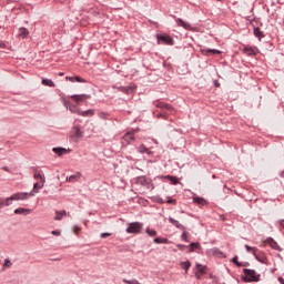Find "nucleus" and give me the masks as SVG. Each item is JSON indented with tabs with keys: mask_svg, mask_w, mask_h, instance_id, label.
I'll list each match as a JSON object with an SVG mask.
<instances>
[{
	"mask_svg": "<svg viewBox=\"0 0 284 284\" xmlns=\"http://www.w3.org/2000/svg\"><path fill=\"white\" fill-rule=\"evenodd\" d=\"M2 170H4V172H10V169H8V166H2Z\"/></svg>",
	"mask_w": 284,
	"mask_h": 284,
	"instance_id": "13d9d810",
	"label": "nucleus"
},
{
	"mask_svg": "<svg viewBox=\"0 0 284 284\" xmlns=\"http://www.w3.org/2000/svg\"><path fill=\"white\" fill-rule=\"evenodd\" d=\"M136 132H139V129H132L131 131L126 132L122 136V145H133V143H136V136H134Z\"/></svg>",
	"mask_w": 284,
	"mask_h": 284,
	"instance_id": "39448f33",
	"label": "nucleus"
},
{
	"mask_svg": "<svg viewBox=\"0 0 284 284\" xmlns=\"http://www.w3.org/2000/svg\"><path fill=\"white\" fill-rule=\"evenodd\" d=\"M153 243H155L156 245H161V244L168 245L170 244V240H168V237H155L153 240Z\"/></svg>",
	"mask_w": 284,
	"mask_h": 284,
	"instance_id": "4be33fe9",
	"label": "nucleus"
},
{
	"mask_svg": "<svg viewBox=\"0 0 284 284\" xmlns=\"http://www.w3.org/2000/svg\"><path fill=\"white\" fill-rule=\"evenodd\" d=\"M141 230H143V223L131 222L128 224L126 234H141Z\"/></svg>",
	"mask_w": 284,
	"mask_h": 284,
	"instance_id": "423d86ee",
	"label": "nucleus"
},
{
	"mask_svg": "<svg viewBox=\"0 0 284 284\" xmlns=\"http://www.w3.org/2000/svg\"><path fill=\"white\" fill-rule=\"evenodd\" d=\"M165 179H168L172 185H179V178L174 175H166Z\"/></svg>",
	"mask_w": 284,
	"mask_h": 284,
	"instance_id": "473e14b6",
	"label": "nucleus"
},
{
	"mask_svg": "<svg viewBox=\"0 0 284 284\" xmlns=\"http://www.w3.org/2000/svg\"><path fill=\"white\" fill-rule=\"evenodd\" d=\"M160 203H165V201L161 200Z\"/></svg>",
	"mask_w": 284,
	"mask_h": 284,
	"instance_id": "680f3d73",
	"label": "nucleus"
},
{
	"mask_svg": "<svg viewBox=\"0 0 284 284\" xmlns=\"http://www.w3.org/2000/svg\"><path fill=\"white\" fill-rule=\"evenodd\" d=\"M243 274L244 275L241 277L243 283H258V281H261V274L252 268H243Z\"/></svg>",
	"mask_w": 284,
	"mask_h": 284,
	"instance_id": "f03ea898",
	"label": "nucleus"
},
{
	"mask_svg": "<svg viewBox=\"0 0 284 284\" xmlns=\"http://www.w3.org/2000/svg\"><path fill=\"white\" fill-rule=\"evenodd\" d=\"M32 212L30 209H24V207H18L14 210V214H24L28 215Z\"/></svg>",
	"mask_w": 284,
	"mask_h": 284,
	"instance_id": "bb28decb",
	"label": "nucleus"
},
{
	"mask_svg": "<svg viewBox=\"0 0 284 284\" xmlns=\"http://www.w3.org/2000/svg\"><path fill=\"white\" fill-rule=\"evenodd\" d=\"M215 88H221V83L217 82V80L214 81Z\"/></svg>",
	"mask_w": 284,
	"mask_h": 284,
	"instance_id": "5fc2aeb1",
	"label": "nucleus"
},
{
	"mask_svg": "<svg viewBox=\"0 0 284 284\" xmlns=\"http://www.w3.org/2000/svg\"><path fill=\"white\" fill-rule=\"evenodd\" d=\"M79 116H94V109H90L87 111H80Z\"/></svg>",
	"mask_w": 284,
	"mask_h": 284,
	"instance_id": "c85d7f7f",
	"label": "nucleus"
},
{
	"mask_svg": "<svg viewBox=\"0 0 284 284\" xmlns=\"http://www.w3.org/2000/svg\"><path fill=\"white\" fill-rule=\"evenodd\" d=\"M51 234L53 236H61V231H52Z\"/></svg>",
	"mask_w": 284,
	"mask_h": 284,
	"instance_id": "603ef678",
	"label": "nucleus"
},
{
	"mask_svg": "<svg viewBox=\"0 0 284 284\" xmlns=\"http://www.w3.org/2000/svg\"><path fill=\"white\" fill-rule=\"evenodd\" d=\"M79 179H81V173H75L73 175L67 176V181L69 183H77V181H79Z\"/></svg>",
	"mask_w": 284,
	"mask_h": 284,
	"instance_id": "393cba45",
	"label": "nucleus"
},
{
	"mask_svg": "<svg viewBox=\"0 0 284 284\" xmlns=\"http://www.w3.org/2000/svg\"><path fill=\"white\" fill-rule=\"evenodd\" d=\"M146 234H148V236L154 237V236H156L158 233H156V230L148 227Z\"/></svg>",
	"mask_w": 284,
	"mask_h": 284,
	"instance_id": "a19ab883",
	"label": "nucleus"
},
{
	"mask_svg": "<svg viewBox=\"0 0 284 284\" xmlns=\"http://www.w3.org/2000/svg\"><path fill=\"white\" fill-rule=\"evenodd\" d=\"M42 85H47V88L55 87L54 82L51 79H45V78L42 79Z\"/></svg>",
	"mask_w": 284,
	"mask_h": 284,
	"instance_id": "7c9ffc66",
	"label": "nucleus"
},
{
	"mask_svg": "<svg viewBox=\"0 0 284 284\" xmlns=\"http://www.w3.org/2000/svg\"><path fill=\"white\" fill-rule=\"evenodd\" d=\"M180 267H182V270H185V272H187L190 267H192V263H190V261L181 262Z\"/></svg>",
	"mask_w": 284,
	"mask_h": 284,
	"instance_id": "f704fd0d",
	"label": "nucleus"
},
{
	"mask_svg": "<svg viewBox=\"0 0 284 284\" xmlns=\"http://www.w3.org/2000/svg\"><path fill=\"white\" fill-rule=\"evenodd\" d=\"M150 23H152L153 26L159 27V22L150 21Z\"/></svg>",
	"mask_w": 284,
	"mask_h": 284,
	"instance_id": "052dcab7",
	"label": "nucleus"
},
{
	"mask_svg": "<svg viewBox=\"0 0 284 284\" xmlns=\"http://www.w3.org/2000/svg\"><path fill=\"white\" fill-rule=\"evenodd\" d=\"M45 182H41V184L39 183V182H36L34 184H33V189H32V191L31 192H33V196H34V194H37V192H39V190H43V184H44Z\"/></svg>",
	"mask_w": 284,
	"mask_h": 284,
	"instance_id": "cd10ccee",
	"label": "nucleus"
},
{
	"mask_svg": "<svg viewBox=\"0 0 284 284\" xmlns=\"http://www.w3.org/2000/svg\"><path fill=\"white\" fill-rule=\"evenodd\" d=\"M153 105L159 109L154 112L156 119H163L164 121H168L170 114H174V106H172V104L156 100L153 102Z\"/></svg>",
	"mask_w": 284,
	"mask_h": 284,
	"instance_id": "f257e3e1",
	"label": "nucleus"
},
{
	"mask_svg": "<svg viewBox=\"0 0 284 284\" xmlns=\"http://www.w3.org/2000/svg\"><path fill=\"white\" fill-rule=\"evenodd\" d=\"M108 236H112V233H101V239H108Z\"/></svg>",
	"mask_w": 284,
	"mask_h": 284,
	"instance_id": "8fccbe9b",
	"label": "nucleus"
},
{
	"mask_svg": "<svg viewBox=\"0 0 284 284\" xmlns=\"http://www.w3.org/2000/svg\"><path fill=\"white\" fill-rule=\"evenodd\" d=\"M211 253L213 254V256H225L219 247H213L211 250Z\"/></svg>",
	"mask_w": 284,
	"mask_h": 284,
	"instance_id": "4c0bfd02",
	"label": "nucleus"
},
{
	"mask_svg": "<svg viewBox=\"0 0 284 284\" xmlns=\"http://www.w3.org/2000/svg\"><path fill=\"white\" fill-rule=\"evenodd\" d=\"M30 196H34V193L33 192L14 193L10 197H7V205H12V201H28Z\"/></svg>",
	"mask_w": 284,
	"mask_h": 284,
	"instance_id": "7ed1b4c3",
	"label": "nucleus"
},
{
	"mask_svg": "<svg viewBox=\"0 0 284 284\" xmlns=\"http://www.w3.org/2000/svg\"><path fill=\"white\" fill-rule=\"evenodd\" d=\"M63 105L67 110H70V112H72V114H79V112H81V110H79V106H77L75 104L71 103L68 100L63 101Z\"/></svg>",
	"mask_w": 284,
	"mask_h": 284,
	"instance_id": "1a4fd4ad",
	"label": "nucleus"
},
{
	"mask_svg": "<svg viewBox=\"0 0 284 284\" xmlns=\"http://www.w3.org/2000/svg\"><path fill=\"white\" fill-rule=\"evenodd\" d=\"M207 272V266H204L202 264H196V272H195V276L196 278H201V276H203V274H206Z\"/></svg>",
	"mask_w": 284,
	"mask_h": 284,
	"instance_id": "ddd939ff",
	"label": "nucleus"
},
{
	"mask_svg": "<svg viewBox=\"0 0 284 284\" xmlns=\"http://www.w3.org/2000/svg\"><path fill=\"white\" fill-rule=\"evenodd\" d=\"M149 181H150V179H148L145 175H141L135 179V183L138 185H142V187H145V185H148Z\"/></svg>",
	"mask_w": 284,
	"mask_h": 284,
	"instance_id": "dca6fc26",
	"label": "nucleus"
},
{
	"mask_svg": "<svg viewBox=\"0 0 284 284\" xmlns=\"http://www.w3.org/2000/svg\"><path fill=\"white\" fill-rule=\"evenodd\" d=\"M80 231H81V227H80V226H75V227H74L75 234H79Z\"/></svg>",
	"mask_w": 284,
	"mask_h": 284,
	"instance_id": "864d4df0",
	"label": "nucleus"
},
{
	"mask_svg": "<svg viewBox=\"0 0 284 284\" xmlns=\"http://www.w3.org/2000/svg\"><path fill=\"white\" fill-rule=\"evenodd\" d=\"M178 250H180V252H185V250H187V245L185 244H176Z\"/></svg>",
	"mask_w": 284,
	"mask_h": 284,
	"instance_id": "c03bdc74",
	"label": "nucleus"
},
{
	"mask_svg": "<svg viewBox=\"0 0 284 284\" xmlns=\"http://www.w3.org/2000/svg\"><path fill=\"white\" fill-rule=\"evenodd\" d=\"M201 52L204 57H209V54H221V50L219 49H202Z\"/></svg>",
	"mask_w": 284,
	"mask_h": 284,
	"instance_id": "a211bd4d",
	"label": "nucleus"
},
{
	"mask_svg": "<svg viewBox=\"0 0 284 284\" xmlns=\"http://www.w3.org/2000/svg\"><path fill=\"white\" fill-rule=\"evenodd\" d=\"M176 23L178 26H180L181 28H184V30H190V28H192V26H190V23L183 21V19L178 18L176 19Z\"/></svg>",
	"mask_w": 284,
	"mask_h": 284,
	"instance_id": "5701e85b",
	"label": "nucleus"
},
{
	"mask_svg": "<svg viewBox=\"0 0 284 284\" xmlns=\"http://www.w3.org/2000/svg\"><path fill=\"white\" fill-rule=\"evenodd\" d=\"M118 90L119 92H123V94H130V92H134V90H136V87H119Z\"/></svg>",
	"mask_w": 284,
	"mask_h": 284,
	"instance_id": "6ab92c4d",
	"label": "nucleus"
},
{
	"mask_svg": "<svg viewBox=\"0 0 284 284\" xmlns=\"http://www.w3.org/2000/svg\"><path fill=\"white\" fill-rule=\"evenodd\" d=\"M155 39L159 45H174V38L168 33H156Z\"/></svg>",
	"mask_w": 284,
	"mask_h": 284,
	"instance_id": "20e7f679",
	"label": "nucleus"
},
{
	"mask_svg": "<svg viewBox=\"0 0 284 284\" xmlns=\"http://www.w3.org/2000/svg\"><path fill=\"white\" fill-rule=\"evenodd\" d=\"M10 204H8V197L2 199L0 197V207H8Z\"/></svg>",
	"mask_w": 284,
	"mask_h": 284,
	"instance_id": "ea45409f",
	"label": "nucleus"
},
{
	"mask_svg": "<svg viewBox=\"0 0 284 284\" xmlns=\"http://www.w3.org/2000/svg\"><path fill=\"white\" fill-rule=\"evenodd\" d=\"M193 203H195V205H207V200H205L204 197H201L199 195L193 196Z\"/></svg>",
	"mask_w": 284,
	"mask_h": 284,
	"instance_id": "f3484780",
	"label": "nucleus"
},
{
	"mask_svg": "<svg viewBox=\"0 0 284 284\" xmlns=\"http://www.w3.org/2000/svg\"><path fill=\"white\" fill-rule=\"evenodd\" d=\"M254 258H256L258 261V263H263V264L267 263V257L260 256V255H257V253H255Z\"/></svg>",
	"mask_w": 284,
	"mask_h": 284,
	"instance_id": "58836bf2",
	"label": "nucleus"
},
{
	"mask_svg": "<svg viewBox=\"0 0 284 284\" xmlns=\"http://www.w3.org/2000/svg\"><path fill=\"white\" fill-rule=\"evenodd\" d=\"M182 235H181V239L182 241H184V243H190V234L187 233V231H182Z\"/></svg>",
	"mask_w": 284,
	"mask_h": 284,
	"instance_id": "e433bc0d",
	"label": "nucleus"
},
{
	"mask_svg": "<svg viewBox=\"0 0 284 284\" xmlns=\"http://www.w3.org/2000/svg\"><path fill=\"white\" fill-rule=\"evenodd\" d=\"M243 52L246 57H256L258 54V48L246 45L244 47Z\"/></svg>",
	"mask_w": 284,
	"mask_h": 284,
	"instance_id": "9d476101",
	"label": "nucleus"
},
{
	"mask_svg": "<svg viewBox=\"0 0 284 284\" xmlns=\"http://www.w3.org/2000/svg\"><path fill=\"white\" fill-rule=\"evenodd\" d=\"M98 116H99V119H102L103 121H108V119H110V113H108L105 111H99Z\"/></svg>",
	"mask_w": 284,
	"mask_h": 284,
	"instance_id": "2f4dec72",
	"label": "nucleus"
},
{
	"mask_svg": "<svg viewBox=\"0 0 284 284\" xmlns=\"http://www.w3.org/2000/svg\"><path fill=\"white\" fill-rule=\"evenodd\" d=\"M246 252H248L250 254H253V256H256V252H258L257 247L254 246H250L247 244L244 245Z\"/></svg>",
	"mask_w": 284,
	"mask_h": 284,
	"instance_id": "c756f323",
	"label": "nucleus"
},
{
	"mask_svg": "<svg viewBox=\"0 0 284 284\" xmlns=\"http://www.w3.org/2000/svg\"><path fill=\"white\" fill-rule=\"evenodd\" d=\"M240 267H250V262H240Z\"/></svg>",
	"mask_w": 284,
	"mask_h": 284,
	"instance_id": "09e8293b",
	"label": "nucleus"
},
{
	"mask_svg": "<svg viewBox=\"0 0 284 284\" xmlns=\"http://www.w3.org/2000/svg\"><path fill=\"white\" fill-rule=\"evenodd\" d=\"M264 243L266 245H270L272 250H275L276 252H283V248L278 245L277 242H275L274 237H267Z\"/></svg>",
	"mask_w": 284,
	"mask_h": 284,
	"instance_id": "6e6552de",
	"label": "nucleus"
},
{
	"mask_svg": "<svg viewBox=\"0 0 284 284\" xmlns=\"http://www.w3.org/2000/svg\"><path fill=\"white\" fill-rule=\"evenodd\" d=\"M65 214H68L65 211H57V215L54 217V221H62L63 220V216H65Z\"/></svg>",
	"mask_w": 284,
	"mask_h": 284,
	"instance_id": "c9c22d12",
	"label": "nucleus"
},
{
	"mask_svg": "<svg viewBox=\"0 0 284 284\" xmlns=\"http://www.w3.org/2000/svg\"><path fill=\"white\" fill-rule=\"evenodd\" d=\"M123 283L125 284H140L138 280H122Z\"/></svg>",
	"mask_w": 284,
	"mask_h": 284,
	"instance_id": "37998d69",
	"label": "nucleus"
},
{
	"mask_svg": "<svg viewBox=\"0 0 284 284\" xmlns=\"http://www.w3.org/2000/svg\"><path fill=\"white\" fill-rule=\"evenodd\" d=\"M278 223H280L281 227L284 229V220H280Z\"/></svg>",
	"mask_w": 284,
	"mask_h": 284,
	"instance_id": "4d7b16f0",
	"label": "nucleus"
},
{
	"mask_svg": "<svg viewBox=\"0 0 284 284\" xmlns=\"http://www.w3.org/2000/svg\"><path fill=\"white\" fill-rule=\"evenodd\" d=\"M67 81H70L71 83H88V80L77 75V77H67Z\"/></svg>",
	"mask_w": 284,
	"mask_h": 284,
	"instance_id": "2eb2a0df",
	"label": "nucleus"
},
{
	"mask_svg": "<svg viewBox=\"0 0 284 284\" xmlns=\"http://www.w3.org/2000/svg\"><path fill=\"white\" fill-rule=\"evenodd\" d=\"M166 203L169 205H176V199L168 197Z\"/></svg>",
	"mask_w": 284,
	"mask_h": 284,
	"instance_id": "49530a36",
	"label": "nucleus"
},
{
	"mask_svg": "<svg viewBox=\"0 0 284 284\" xmlns=\"http://www.w3.org/2000/svg\"><path fill=\"white\" fill-rule=\"evenodd\" d=\"M55 3H70V0H54Z\"/></svg>",
	"mask_w": 284,
	"mask_h": 284,
	"instance_id": "3c124183",
	"label": "nucleus"
},
{
	"mask_svg": "<svg viewBox=\"0 0 284 284\" xmlns=\"http://www.w3.org/2000/svg\"><path fill=\"white\" fill-rule=\"evenodd\" d=\"M34 179H39L41 181V183H45V178L41 174V172L39 170L34 171Z\"/></svg>",
	"mask_w": 284,
	"mask_h": 284,
	"instance_id": "72a5a7b5",
	"label": "nucleus"
},
{
	"mask_svg": "<svg viewBox=\"0 0 284 284\" xmlns=\"http://www.w3.org/2000/svg\"><path fill=\"white\" fill-rule=\"evenodd\" d=\"M72 101H74L75 103H78V105H80V103H83V101H88V99H90V95L88 94H74L71 95Z\"/></svg>",
	"mask_w": 284,
	"mask_h": 284,
	"instance_id": "9b49d317",
	"label": "nucleus"
},
{
	"mask_svg": "<svg viewBox=\"0 0 284 284\" xmlns=\"http://www.w3.org/2000/svg\"><path fill=\"white\" fill-rule=\"evenodd\" d=\"M232 263L234 265H236V267H241V262H239V255H235L233 258H232Z\"/></svg>",
	"mask_w": 284,
	"mask_h": 284,
	"instance_id": "79ce46f5",
	"label": "nucleus"
},
{
	"mask_svg": "<svg viewBox=\"0 0 284 284\" xmlns=\"http://www.w3.org/2000/svg\"><path fill=\"white\" fill-rule=\"evenodd\" d=\"M3 266L4 267H12V262L9 258H6Z\"/></svg>",
	"mask_w": 284,
	"mask_h": 284,
	"instance_id": "de8ad7c7",
	"label": "nucleus"
},
{
	"mask_svg": "<svg viewBox=\"0 0 284 284\" xmlns=\"http://www.w3.org/2000/svg\"><path fill=\"white\" fill-rule=\"evenodd\" d=\"M30 34V31H28V29H26L24 27H21L19 29V37H21V39H28Z\"/></svg>",
	"mask_w": 284,
	"mask_h": 284,
	"instance_id": "a878e982",
	"label": "nucleus"
},
{
	"mask_svg": "<svg viewBox=\"0 0 284 284\" xmlns=\"http://www.w3.org/2000/svg\"><path fill=\"white\" fill-rule=\"evenodd\" d=\"M278 176H281V179H284V171L280 172Z\"/></svg>",
	"mask_w": 284,
	"mask_h": 284,
	"instance_id": "bf43d9fd",
	"label": "nucleus"
},
{
	"mask_svg": "<svg viewBox=\"0 0 284 284\" xmlns=\"http://www.w3.org/2000/svg\"><path fill=\"white\" fill-rule=\"evenodd\" d=\"M253 34H254V37H256L260 41L265 38V33H263V31H261V28H258V27H254V29H253Z\"/></svg>",
	"mask_w": 284,
	"mask_h": 284,
	"instance_id": "aec40b11",
	"label": "nucleus"
},
{
	"mask_svg": "<svg viewBox=\"0 0 284 284\" xmlns=\"http://www.w3.org/2000/svg\"><path fill=\"white\" fill-rule=\"evenodd\" d=\"M169 223H172L174 225V227H178V230L185 231V226H183V224L179 223V221L175 220L174 217H169Z\"/></svg>",
	"mask_w": 284,
	"mask_h": 284,
	"instance_id": "412c9836",
	"label": "nucleus"
},
{
	"mask_svg": "<svg viewBox=\"0 0 284 284\" xmlns=\"http://www.w3.org/2000/svg\"><path fill=\"white\" fill-rule=\"evenodd\" d=\"M70 136L74 143H79V141H81V139H83V132L81 131V128L73 126L70 132Z\"/></svg>",
	"mask_w": 284,
	"mask_h": 284,
	"instance_id": "0eeeda50",
	"label": "nucleus"
},
{
	"mask_svg": "<svg viewBox=\"0 0 284 284\" xmlns=\"http://www.w3.org/2000/svg\"><path fill=\"white\" fill-rule=\"evenodd\" d=\"M196 250H201V244L199 242L190 243L189 253L196 252Z\"/></svg>",
	"mask_w": 284,
	"mask_h": 284,
	"instance_id": "b1692460",
	"label": "nucleus"
},
{
	"mask_svg": "<svg viewBox=\"0 0 284 284\" xmlns=\"http://www.w3.org/2000/svg\"><path fill=\"white\" fill-rule=\"evenodd\" d=\"M60 77H63V73H60Z\"/></svg>",
	"mask_w": 284,
	"mask_h": 284,
	"instance_id": "e2e57ef3",
	"label": "nucleus"
},
{
	"mask_svg": "<svg viewBox=\"0 0 284 284\" xmlns=\"http://www.w3.org/2000/svg\"><path fill=\"white\" fill-rule=\"evenodd\" d=\"M136 150L140 154H148V156H152L154 152H152L145 144H141L140 146H136Z\"/></svg>",
	"mask_w": 284,
	"mask_h": 284,
	"instance_id": "4468645a",
	"label": "nucleus"
},
{
	"mask_svg": "<svg viewBox=\"0 0 284 284\" xmlns=\"http://www.w3.org/2000/svg\"><path fill=\"white\" fill-rule=\"evenodd\" d=\"M277 281H278L280 284H284V278L283 277H278Z\"/></svg>",
	"mask_w": 284,
	"mask_h": 284,
	"instance_id": "6e6d98bb",
	"label": "nucleus"
},
{
	"mask_svg": "<svg viewBox=\"0 0 284 284\" xmlns=\"http://www.w3.org/2000/svg\"><path fill=\"white\" fill-rule=\"evenodd\" d=\"M52 152H54V154H57L58 156H63V154H70L72 150L62 146H57L52 149Z\"/></svg>",
	"mask_w": 284,
	"mask_h": 284,
	"instance_id": "f8f14e48",
	"label": "nucleus"
},
{
	"mask_svg": "<svg viewBox=\"0 0 284 284\" xmlns=\"http://www.w3.org/2000/svg\"><path fill=\"white\" fill-rule=\"evenodd\" d=\"M144 187H146V190H154V184H152V181L149 180V182H146V185H144Z\"/></svg>",
	"mask_w": 284,
	"mask_h": 284,
	"instance_id": "a18cd8bd",
	"label": "nucleus"
}]
</instances>
